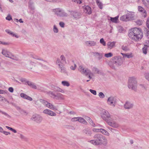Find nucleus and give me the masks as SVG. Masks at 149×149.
Here are the masks:
<instances>
[{
    "instance_id": "nucleus-47",
    "label": "nucleus",
    "mask_w": 149,
    "mask_h": 149,
    "mask_svg": "<svg viewBox=\"0 0 149 149\" xmlns=\"http://www.w3.org/2000/svg\"><path fill=\"white\" fill-rule=\"evenodd\" d=\"M72 2H75L77 4H81V0H72Z\"/></svg>"
},
{
    "instance_id": "nucleus-45",
    "label": "nucleus",
    "mask_w": 149,
    "mask_h": 149,
    "mask_svg": "<svg viewBox=\"0 0 149 149\" xmlns=\"http://www.w3.org/2000/svg\"><path fill=\"white\" fill-rule=\"evenodd\" d=\"M53 31H54V32L55 33H57L58 32V29L55 25H54V26Z\"/></svg>"
},
{
    "instance_id": "nucleus-53",
    "label": "nucleus",
    "mask_w": 149,
    "mask_h": 149,
    "mask_svg": "<svg viewBox=\"0 0 149 149\" xmlns=\"http://www.w3.org/2000/svg\"><path fill=\"white\" fill-rule=\"evenodd\" d=\"M136 23L138 25H141L142 24V22L141 20H138L136 21Z\"/></svg>"
},
{
    "instance_id": "nucleus-23",
    "label": "nucleus",
    "mask_w": 149,
    "mask_h": 149,
    "mask_svg": "<svg viewBox=\"0 0 149 149\" xmlns=\"http://www.w3.org/2000/svg\"><path fill=\"white\" fill-rule=\"evenodd\" d=\"M120 19L121 20L124 21H129L127 14L125 15H124L121 17L120 18Z\"/></svg>"
},
{
    "instance_id": "nucleus-6",
    "label": "nucleus",
    "mask_w": 149,
    "mask_h": 149,
    "mask_svg": "<svg viewBox=\"0 0 149 149\" xmlns=\"http://www.w3.org/2000/svg\"><path fill=\"white\" fill-rule=\"evenodd\" d=\"M78 70L82 74H84L86 76H88V77L90 79H92V77H91V76H93V74L91 72V71L90 70L88 69H85L81 65L79 66Z\"/></svg>"
},
{
    "instance_id": "nucleus-46",
    "label": "nucleus",
    "mask_w": 149,
    "mask_h": 149,
    "mask_svg": "<svg viewBox=\"0 0 149 149\" xmlns=\"http://www.w3.org/2000/svg\"><path fill=\"white\" fill-rule=\"evenodd\" d=\"M122 49L125 51H127L129 49L127 46L123 45L121 47Z\"/></svg>"
},
{
    "instance_id": "nucleus-21",
    "label": "nucleus",
    "mask_w": 149,
    "mask_h": 149,
    "mask_svg": "<svg viewBox=\"0 0 149 149\" xmlns=\"http://www.w3.org/2000/svg\"><path fill=\"white\" fill-rule=\"evenodd\" d=\"M6 32L8 34L11 35L13 37H15L16 38H18L19 36L16 34L14 33L13 32L10 31L8 29H6L5 30Z\"/></svg>"
},
{
    "instance_id": "nucleus-17",
    "label": "nucleus",
    "mask_w": 149,
    "mask_h": 149,
    "mask_svg": "<svg viewBox=\"0 0 149 149\" xmlns=\"http://www.w3.org/2000/svg\"><path fill=\"white\" fill-rule=\"evenodd\" d=\"M116 43V42L114 41L112 42H108L107 44L108 48L111 49L114 47L115 46V45Z\"/></svg>"
},
{
    "instance_id": "nucleus-11",
    "label": "nucleus",
    "mask_w": 149,
    "mask_h": 149,
    "mask_svg": "<svg viewBox=\"0 0 149 149\" xmlns=\"http://www.w3.org/2000/svg\"><path fill=\"white\" fill-rule=\"evenodd\" d=\"M142 51L143 53L145 54H147V52L149 53V40L146 41V44L144 45Z\"/></svg>"
},
{
    "instance_id": "nucleus-41",
    "label": "nucleus",
    "mask_w": 149,
    "mask_h": 149,
    "mask_svg": "<svg viewBox=\"0 0 149 149\" xmlns=\"http://www.w3.org/2000/svg\"><path fill=\"white\" fill-rule=\"evenodd\" d=\"M118 31L120 33H122L124 31L123 28L121 26H118Z\"/></svg>"
},
{
    "instance_id": "nucleus-31",
    "label": "nucleus",
    "mask_w": 149,
    "mask_h": 149,
    "mask_svg": "<svg viewBox=\"0 0 149 149\" xmlns=\"http://www.w3.org/2000/svg\"><path fill=\"white\" fill-rule=\"evenodd\" d=\"M47 94L51 97L54 99L56 94L54 93L51 91H50L47 92Z\"/></svg>"
},
{
    "instance_id": "nucleus-29",
    "label": "nucleus",
    "mask_w": 149,
    "mask_h": 149,
    "mask_svg": "<svg viewBox=\"0 0 149 149\" xmlns=\"http://www.w3.org/2000/svg\"><path fill=\"white\" fill-rule=\"evenodd\" d=\"M101 130V133L102 134L107 136L109 135V133L106 130L102 128Z\"/></svg>"
},
{
    "instance_id": "nucleus-1",
    "label": "nucleus",
    "mask_w": 149,
    "mask_h": 149,
    "mask_svg": "<svg viewBox=\"0 0 149 149\" xmlns=\"http://www.w3.org/2000/svg\"><path fill=\"white\" fill-rule=\"evenodd\" d=\"M101 116L109 125L116 128L119 127L118 124L115 122L116 120V117L111 115L107 111L103 109L101 113Z\"/></svg>"
},
{
    "instance_id": "nucleus-24",
    "label": "nucleus",
    "mask_w": 149,
    "mask_h": 149,
    "mask_svg": "<svg viewBox=\"0 0 149 149\" xmlns=\"http://www.w3.org/2000/svg\"><path fill=\"white\" fill-rule=\"evenodd\" d=\"M83 132L84 133L88 136H91L92 134V132L88 128L85 129Z\"/></svg>"
},
{
    "instance_id": "nucleus-49",
    "label": "nucleus",
    "mask_w": 149,
    "mask_h": 149,
    "mask_svg": "<svg viewBox=\"0 0 149 149\" xmlns=\"http://www.w3.org/2000/svg\"><path fill=\"white\" fill-rule=\"evenodd\" d=\"M97 4L100 8V9H102V4L101 2H98L97 3Z\"/></svg>"
},
{
    "instance_id": "nucleus-60",
    "label": "nucleus",
    "mask_w": 149,
    "mask_h": 149,
    "mask_svg": "<svg viewBox=\"0 0 149 149\" xmlns=\"http://www.w3.org/2000/svg\"><path fill=\"white\" fill-rule=\"evenodd\" d=\"M146 10H144L142 13V15L143 17H145L146 16Z\"/></svg>"
},
{
    "instance_id": "nucleus-43",
    "label": "nucleus",
    "mask_w": 149,
    "mask_h": 149,
    "mask_svg": "<svg viewBox=\"0 0 149 149\" xmlns=\"http://www.w3.org/2000/svg\"><path fill=\"white\" fill-rule=\"evenodd\" d=\"M100 42L104 46H105L106 45V42L104 41V39L103 38H102L100 39Z\"/></svg>"
},
{
    "instance_id": "nucleus-7",
    "label": "nucleus",
    "mask_w": 149,
    "mask_h": 149,
    "mask_svg": "<svg viewBox=\"0 0 149 149\" xmlns=\"http://www.w3.org/2000/svg\"><path fill=\"white\" fill-rule=\"evenodd\" d=\"M55 14L58 16L60 17H66L68 14L63 10L60 8H57L54 10Z\"/></svg>"
},
{
    "instance_id": "nucleus-4",
    "label": "nucleus",
    "mask_w": 149,
    "mask_h": 149,
    "mask_svg": "<svg viewBox=\"0 0 149 149\" xmlns=\"http://www.w3.org/2000/svg\"><path fill=\"white\" fill-rule=\"evenodd\" d=\"M111 62V64H110V66L114 69H115L116 68L121 65L123 63L122 59L117 57L113 58Z\"/></svg>"
},
{
    "instance_id": "nucleus-9",
    "label": "nucleus",
    "mask_w": 149,
    "mask_h": 149,
    "mask_svg": "<svg viewBox=\"0 0 149 149\" xmlns=\"http://www.w3.org/2000/svg\"><path fill=\"white\" fill-rule=\"evenodd\" d=\"M107 102L109 105L115 107L116 103V99L114 97L110 96L108 98Z\"/></svg>"
},
{
    "instance_id": "nucleus-63",
    "label": "nucleus",
    "mask_w": 149,
    "mask_h": 149,
    "mask_svg": "<svg viewBox=\"0 0 149 149\" xmlns=\"http://www.w3.org/2000/svg\"><path fill=\"white\" fill-rule=\"evenodd\" d=\"M26 99H27V100H29L30 101H31L32 100V98L31 97H30L29 96H28V95L27 96V97H26Z\"/></svg>"
},
{
    "instance_id": "nucleus-20",
    "label": "nucleus",
    "mask_w": 149,
    "mask_h": 149,
    "mask_svg": "<svg viewBox=\"0 0 149 149\" xmlns=\"http://www.w3.org/2000/svg\"><path fill=\"white\" fill-rule=\"evenodd\" d=\"M85 43L87 46H94L96 44L95 42L92 41H86L85 42Z\"/></svg>"
},
{
    "instance_id": "nucleus-37",
    "label": "nucleus",
    "mask_w": 149,
    "mask_h": 149,
    "mask_svg": "<svg viewBox=\"0 0 149 149\" xmlns=\"http://www.w3.org/2000/svg\"><path fill=\"white\" fill-rule=\"evenodd\" d=\"M36 63L35 62L32 61H31L29 60L27 62V64L29 66H31L35 65Z\"/></svg>"
},
{
    "instance_id": "nucleus-15",
    "label": "nucleus",
    "mask_w": 149,
    "mask_h": 149,
    "mask_svg": "<svg viewBox=\"0 0 149 149\" xmlns=\"http://www.w3.org/2000/svg\"><path fill=\"white\" fill-rule=\"evenodd\" d=\"M128 18L129 20L134 19L135 17V13L133 12H129L127 13Z\"/></svg>"
},
{
    "instance_id": "nucleus-10",
    "label": "nucleus",
    "mask_w": 149,
    "mask_h": 149,
    "mask_svg": "<svg viewBox=\"0 0 149 149\" xmlns=\"http://www.w3.org/2000/svg\"><path fill=\"white\" fill-rule=\"evenodd\" d=\"M32 120L36 121L37 123L41 122L42 120V118L39 115H36L33 116L31 118Z\"/></svg>"
},
{
    "instance_id": "nucleus-52",
    "label": "nucleus",
    "mask_w": 149,
    "mask_h": 149,
    "mask_svg": "<svg viewBox=\"0 0 149 149\" xmlns=\"http://www.w3.org/2000/svg\"><path fill=\"white\" fill-rule=\"evenodd\" d=\"M27 96V95L23 93H21L20 94V96L21 97L25 99H26V97Z\"/></svg>"
},
{
    "instance_id": "nucleus-2",
    "label": "nucleus",
    "mask_w": 149,
    "mask_h": 149,
    "mask_svg": "<svg viewBox=\"0 0 149 149\" xmlns=\"http://www.w3.org/2000/svg\"><path fill=\"white\" fill-rule=\"evenodd\" d=\"M128 36L132 40L137 41L142 38L143 35L141 29L135 27L129 30Z\"/></svg>"
},
{
    "instance_id": "nucleus-39",
    "label": "nucleus",
    "mask_w": 149,
    "mask_h": 149,
    "mask_svg": "<svg viewBox=\"0 0 149 149\" xmlns=\"http://www.w3.org/2000/svg\"><path fill=\"white\" fill-rule=\"evenodd\" d=\"M40 101L45 106H47V105L48 104V102L47 101H45L42 99H40Z\"/></svg>"
},
{
    "instance_id": "nucleus-51",
    "label": "nucleus",
    "mask_w": 149,
    "mask_h": 149,
    "mask_svg": "<svg viewBox=\"0 0 149 149\" xmlns=\"http://www.w3.org/2000/svg\"><path fill=\"white\" fill-rule=\"evenodd\" d=\"M77 67V65L75 64H74V66L72 65L70 67V68L71 69L74 70H75L76 68Z\"/></svg>"
},
{
    "instance_id": "nucleus-40",
    "label": "nucleus",
    "mask_w": 149,
    "mask_h": 149,
    "mask_svg": "<svg viewBox=\"0 0 149 149\" xmlns=\"http://www.w3.org/2000/svg\"><path fill=\"white\" fill-rule=\"evenodd\" d=\"M113 54L111 52H110L107 54H104L105 57L107 58H109L110 57H112L113 56Z\"/></svg>"
},
{
    "instance_id": "nucleus-12",
    "label": "nucleus",
    "mask_w": 149,
    "mask_h": 149,
    "mask_svg": "<svg viewBox=\"0 0 149 149\" xmlns=\"http://www.w3.org/2000/svg\"><path fill=\"white\" fill-rule=\"evenodd\" d=\"M43 113L52 116H55L56 114L55 113L49 109H46L44 110Z\"/></svg>"
},
{
    "instance_id": "nucleus-62",
    "label": "nucleus",
    "mask_w": 149,
    "mask_h": 149,
    "mask_svg": "<svg viewBox=\"0 0 149 149\" xmlns=\"http://www.w3.org/2000/svg\"><path fill=\"white\" fill-rule=\"evenodd\" d=\"M146 78L149 81V73H146L145 74Z\"/></svg>"
},
{
    "instance_id": "nucleus-22",
    "label": "nucleus",
    "mask_w": 149,
    "mask_h": 149,
    "mask_svg": "<svg viewBox=\"0 0 149 149\" xmlns=\"http://www.w3.org/2000/svg\"><path fill=\"white\" fill-rule=\"evenodd\" d=\"M30 56L32 58L34 59L42 61L44 63H47L46 61L43 60L42 58L39 57L38 56L35 55L31 54L30 55Z\"/></svg>"
},
{
    "instance_id": "nucleus-50",
    "label": "nucleus",
    "mask_w": 149,
    "mask_h": 149,
    "mask_svg": "<svg viewBox=\"0 0 149 149\" xmlns=\"http://www.w3.org/2000/svg\"><path fill=\"white\" fill-rule=\"evenodd\" d=\"M138 10L141 12H143L144 10H145L143 7L140 6H138Z\"/></svg>"
},
{
    "instance_id": "nucleus-28",
    "label": "nucleus",
    "mask_w": 149,
    "mask_h": 149,
    "mask_svg": "<svg viewBox=\"0 0 149 149\" xmlns=\"http://www.w3.org/2000/svg\"><path fill=\"white\" fill-rule=\"evenodd\" d=\"M47 107L49 108V109L52 110H57L56 107L54 105L49 103H48V104L47 105Z\"/></svg>"
},
{
    "instance_id": "nucleus-16",
    "label": "nucleus",
    "mask_w": 149,
    "mask_h": 149,
    "mask_svg": "<svg viewBox=\"0 0 149 149\" xmlns=\"http://www.w3.org/2000/svg\"><path fill=\"white\" fill-rule=\"evenodd\" d=\"M72 15L74 18L77 19L79 18L81 15V13L77 12L76 11H73L72 13Z\"/></svg>"
},
{
    "instance_id": "nucleus-14",
    "label": "nucleus",
    "mask_w": 149,
    "mask_h": 149,
    "mask_svg": "<svg viewBox=\"0 0 149 149\" xmlns=\"http://www.w3.org/2000/svg\"><path fill=\"white\" fill-rule=\"evenodd\" d=\"M133 106V103L127 101L124 105V107L125 109H130L132 108Z\"/></svg>"
},
{
    "instance_id": "nucleus-35",
    "label": "nucleus",
    "mask_w": 149,
    "mask_h": 149,
    "mask_svg": "<svg viewBox=\"0 0 149 149\" xmlns=\"http://www.w3.org/2000/svg\"><path fill=\"white\" fill-rule=\"evenodd\" d=\"M0 113H1L2 114L4 115L6 118H11V116L5 112L3 111L0 110Z\"/></svg>"
},
{
    "instance_id": "nucleus-3",
    "label": "nucleus",
    "mask_w": 149,
    "mask_h": 149,
    "mask_svg": "<svg viewBox=\"0 0 149 149\" xmlns=\"http://www.w3.org/2000/svg\"><path fill=\"white\" fill-rule=\"evenodd\" d=\"M94 140L89 141V142L95 146L103 145L106 146L107 144V140L106 137L103 135L97 133L93 136Z\"/></svg>"
},
{
    "instance_id": "nucleus-27",
    "label": "nucleus",
    "mask_w": 149,
    "mask_h": 149,
    "mask_svg": "<svg viewBox=\"0 0 149 149\" xmlns=\"http://www.w3.org/2000/svg\"><path fill=\"white\" fill-rule=\"evenodd\" d=\"M78 121L80 123L84 124L86 125L87 123V122L86 121L84 118L81 117H79Z\"/></svg>"
},
{
    "instance_id": "nucleus-56",
    "label": "nucleus",
    "mask_w": 149,
    "mask_h": 149,
    "mask_svg": "<svg viewBox=\"0 0 149 149\" xmlns=\"http://www.w3.org/2000/svg\"><path fill=\"white\" fill-rule=\"evenodd\" d=\"M89 91L92 93L93 95H96V92L95 90H93L92 89H90Z\"/></svg>"
},
{
    "instance_id": "nucleus-8",
    "label": "nucleus",
    "mask_w": 149,
    "mask_h": 149,
    "mask_svg": "<svg viewBox=\"0 0 149 149\" xmlns=\"http://www.w3.org/2000/svg\"><path fill=\"white\" fill-rule=\"evenodd\" d=\"M66 63L65 58L63 55L61 56L60 59L59 58H57L56 61V64L58 65V66H61L64 64Z\"/></svg>"
},
{
    "instance_id": "nucleus-58",
    "label": "nucleus",
    "mask_w": 149,
    "mask_h": 149,
    "mask_svg": "<svg viewBox=\"0 0 149 149\" xmlns=\"http://www.w3.org/2000/svg\"><path fill=\"white\" fill-rule=\"evenodd\" d=\"M56 90L57 91L61 92L62 93H64V91L63 90L60 88H58Z\"/></svg>"
},
{
    "instance_id": "nucleus-59",
    "label": "nucleus",
    "mask_w": 149,
    "mask_h": 149,
    "mask_svg": "<svg viewBox=\"0 0 149 149\" xmlns=\"http://www.w3.org/2000/svg\"><path fill=\"white\" fill-rule=\"evenodd\" d=\"M6 19L10 21L11 19H12L10 15H8L6 17Z\"/></svg>"
},
{
    "instance_id": "nucleus-64",
    "label": "nucleus",
    "mask_w": 149,
    "mask_h": 149,
    "mask_svg": "<svg viewBox=\"0 0 149 149\" xmlns=\"http://www.w3.org/2000/svg\"><path fill=\"white\" fill-rule=\"evenodd\" d=\"M8 90L10 92L12 93V92H13L14 89H13V88L12 87H10L9 88Z\"/></svg>"
},
{
    "instance_id": "nucleus-25",
    "label": "nucleus",
    "mask_w": 149,
    "mask_h": 149,
    "mask_svg": "<svg viewBox=\"0 0 149 149\" xmlns=\"http://www.w3.org/2000/svg\"><path fill=\"white\" fill-rule=\"evenodd\" d=\"M86 119L87 120V121L90 123V124L93 127H95V125L92 120L89 117H87Z\"/></svg>"
},
{
    "instance_id": "nucleus-61",
    "label": "nucleus",
    "mask_w": 149,
    "mask_h": 149,
    "mask_svg": "<svg viewBox=\"0 0 149 149\" xmlns=\"http://www.w3.org/2000/svg\"><path fill=\"white\" fill-rule=\"evenodd\" d=\"M38 64L40 65L43 68H47V66L45 65H43L42 63H39Z\"/></svg>"
},
{
    "instance_id": "nucleus-19",
    "label": "nucleus",
    "mask_w": 149,
    "mask_h": 149,
    "mask_svg": "<svg viewBox=\"0 0 149 149\" xmlns=\"http://www.w3.org/2000/svg\"><path fill=\"white\" fill-rule=\"evenodd\" d=\"M9 52L6 49H3L1 53L6 57L10 58L11 59H13V58L10 57L9 56Z\"/></svg>"
},
{
    "instance_id": "nucleus-30",
    "label": "nucleus",
    "mask_w": 149,
    "mask_h": 149,
    "mask_svg": "<svg viewBox=\"0 0 149 149\" xmlns=\"http://www.w3.org/2000/svg\"><path fill=\"white\" fill-rule=\"evenodd\" d=\"M121 54L123 56V58L127 57L128 58H130L132 57L133 56L132 54H126L121 53Z\"/></svg>"
},
{
    "instance_id": "nucleus-33",
    "label": "nucleus",
    "mask_w": 149,
    "mask_h": 149,
    "mask_svg": "<svg viewBox=\"0 0 149 149\" xmlns=\"http://www.w3.org/2000/svg\"><path fill=\"white\" fill-rule=\"evenodd\" d=\"M59 68L61 69V73H66L65 68L63 66V65L61 66H59Z\"/></svg>"
},
{
    "instance_id": "nucleus-34",
    "label": "nucleus",
    "mask_w": 149,
    "mask_h": 149,
    "mask_svg": "<svg viewBox=\"0 0 149 149\" xmlns=\"http://www.w3.org/2000/svg\"><path fill=\"white\" fill-rule=\"evenodd\" d=\"M118 16H117L114 17H111V20L113 22L116 23L118 20Z\"/></svg>"
},
{
    "instance_id": "nucleus-13",
    "label": "nucleus",
    "mask_w": 149,
    "mask_h": 149,
    "mask_svg": "<svg viewBox=\"0 0 149 149\" xmlns=\"http://www.w3.org/2000/svg\"><path fill=\"white\" fill-rule=\"evenodd\" d=\"M84 9V12L88 14H91V8L88 6H85L83 7Z\"/></svg>"
},
{
    "instance_id": "nucleus-57",
    "label": "nucleus",
    "mask_w": 149,
    "mask_h": 149,
    "mask_svg": "<svg viewBox=\"0 0 149 149\" xmlns=\"http://www.w3.org/2000/svg\"><path fill=\"white\" fill-rule=\"evenodd\" d=\"M59 24L60 26L62 28H63L64 27L65 24L62 22H60L59 23Z\"/></svg>"
},
{
    "instance_id": "nucleus-48",
    "label": "nucleus",
    "mask_w": 149,
    "mask_h": 149,
    "mask_svg": "<svg viewBox=\"0 0 149 149\" xmlns=\"http://www.w3.org/2000/svg\"><path fill=\"white\" fill-rule=\"evenodd\" d=\"M99 97L102 98H103L105 97V95L102 92H100L98 94Z\"/></svg>"
},
{
    "instance_id": "nucleus-36",
    "label": "nucleus",
    "mask_w": 149,
    "mask_h": 149,
    "mask_svg": "<svg viewBox=\"0 0 149 149\" xmlns=\"http://www.w3.org/2000/svg\"><path fill=\"white\" fill-rule=\"evenodd\" d=\"M61 84L64 86H65L68 87L70 85L69 82L67 81H63L61 82Z\"/></svg>"
},
{
    "instance_id": "nucleus-42",
    "label": "nucleus",
    "mask_w": 149,
    "mask_h": 149,
    "mask_svg": "<svg viewBox=\"0 0 149 149\" xmlns=\"http://www.w3.org/2000/svg\"><path fill=\"white\" fill-rule=\"evenodd\" d=\"M92 70L95 73H98L99 72V70L98 69L95 67H93L92 68Z\"/></svg>"
},
{
    "instance_id": "nucleus-18",
    "label": "nucleus",
    "mask_w": 149,
    "mask_h": 149,
    "mask_svg": "<svg viewBox=\"0 0 149 149\" xmlns=\"http://www.w3.org/2000/svg\"><path fill=\"white\" fill-rule=\"evenodd\" d=\"M57 100H63L64 97L63 95L61 93H58L56 95L55 98Z\"/></svg>"
},
{
    "instance_id": "nucleus-26",
    "label": "nucleus",
    "mask_w": 149,
    "mask_h": 149,
    "mask_svg": "<svg viewBox=\"0 0 149 149\" xmlns=\"http://www.w3.org/2000/svg\"><path fill=\"white\" fill-rule=\"evenodd\" d=\"M29 86L34 89H36L37 88L35 84L31 82H28V84Z\"/></svg>"
},
{
    "instance_id": "nucleus-55",
    "label": "nucleus",
    "mask_w": 149,
    "mask_h": 149,
    "mask_svg": "<svg viewBox=\"0 0 149 149\" xmlns=\"http://www.w3.org/2000/svg\"><path fill=\"white\" fill-rule=\"evenodd\" d=\"M3 101H2L3 102H6L8 104H12V103H10L6 99L3 97Z\"/></svg>"
},
{
    "instance_id": "nucleus-38",
    "label": "nucleus",
    "mask_w": 149,
    "mask_h": 149,
    "mask_svg": "<svg viewBox=\"0 0 149 149\" xmlns=\"http://www.w3.org/2000/svg\"><path fill=\"white\" fill-rule=\"evenodd\" d=\"M20 81L21 82H23L25 84H26L27 83L28 84V82H29V81H27L26 79L25 78H22L20 79Z\"/></svg>"
},
{
    "instance_id": "nucleus-54",
    "label": "nucleus",
    "mask_w": 149,
    "mask_h": 149,
    "mask_svg": "<svg viewBox=\"0 0 149 149\" xmlns=\"http://www.w3.org/2000/svg\"><path fill=\"white\" fill-rule=\"evenodd\" d=\"M79 117H74L72 118L71 121L73 122L78 121Z\"/></svg>"
},
{
    "instance_id": "nucleus-5",
    "label": "nucleus",
    "mask_w": 149,
    "mask_h": 149,
    "mask_svg": "<svg viewBox=\"0 0 149 149\" xmlns=\"http://www.w3.org/2000/svg\"><path fill=\"white\" fill-rule=\"evenodd\" d=\"M137 82L136 78L132 77L129 78L128 82V86L129 88L136 91L137 88Z\"/></svg>"
},
{
    "instance_id": "nucleus-32",
    "label": "nucleus",
    "mask_w": 149,
    "mask_h": 149,
    "mask_svg": "<svg viewBox=\"0 0 149 149\" xmlns=\"http://www.w3.org/2000/svg\"><path fill=\"white\" fill-rule=\"evenodd\" d=\"M144 33L146 38L149 39V31L147 28H145L144 30Z\"/></svg>"
},
{
    "instance_id": "nucleus-44",
    "label": "nucleus",
    "mask_w": 149,
    "mask_h": 149,
    "mask_svg": "<svg viewBox=\"0 0 149 149\" xmlns=\"http://www.w3.org/2000/svg\"><path fill=\"white\" fill-rule=\"evenodd\" d=\"M102 128L100 129H96V128H93L92 129V131L94 132H100Z\"/></svg>"
}]
</instances>
